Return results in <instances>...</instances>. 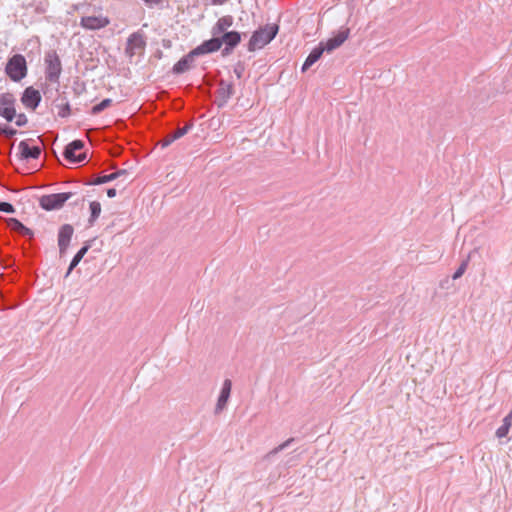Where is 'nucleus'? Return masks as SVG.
Masks as SVG:
<instances>
[{
	"label": "nucleus",
	"mask_w": 512,
	"mask_h": 512,
	"mask_svg": "<svg viewBox=\"0 0 512 512\" xmlns=\"http://www.w3.org/2000/svg\"><path fill=\"white\" fill-rule=\"evenodd\" d=\"M279 27L277 24H267L253 32L247 49L250 52L262 49L269 44L277 35Z\"/></svg>",
	"instance_id": "1"
},
{
	"label": "nucleus",
	"mask_w": 512,
	"mask_h": 512,
	"mask_svg": "<svg viewBox=\"0 0 512 512\" xmlns=\"http://www.w3.org/2000/svg\"><path fill=\"white\" fill-rule=\"evenodd\" d=\"M5 72L12 81L18 82L27 75L26 59L21 54H15L8 59Z\"/></svg>",
	"instance_id": "2"
},
{
	"label": "nucleus",
	"mask_w": 512,
	"mask_h": 512,
	"mask_svg": "<svg viewBox=\"0 0 512 512\" xmlns=\"http://www.w3.org/2000/svg\"><path fill=\"white\" fill-rule=\"evenodd\" d=\"M45 76L51 83H58L62 72L61 60L55 50L48 51L45 54Z\"/></svg>",
	"instance_id": "3"
},
{
	"label": "nucleus",
	"mask_w": 512,
	"mask_h": 512,
	"mask_svg": "<svg viewBox=\"0 0 512 512\" xmlns=\"http://www.w3.org/2000/svg\"><path fill=\"white\" fill-rule=\"evenodd\" d=\"M84 142L82 140H74L68 144L63 152L65 160L70 164H78L86 159V152H82Z\"/></svg>",
	"instance_id": "4"
},
{
	"label": "nucleus",
	"mask_w": 512,
	"mask_h": 512,
	"mask_svg": "<svg viewBox=\"0 0 512 512\" xmlns=\"http://www.w3.org/2000/svg\"><path fill=\"white\" fill-rule=\"evenodd\" d=\"M74 194L72 192L55 193L42 196L40 205L43 209L50 211L61 208Z\"/></svg>",
	"instance_id": "5"
},
{
	"label": "nucleus",
	"mask_w": 512,
	"mask_h": 512,
	"mask_svg": "<svg viewBox=\"0 0 512 512\" xmlns=\"http://www.w3.org/2000/svg\"><path fill=\"white\" fill-rule=\"evenodd\" d=\"M15 98L11 93L0 94V116L11 122L15 116Z\"/></svg>",
	"instance_id": "6"
},
{
	"label": "nucleus",
	"mask_w": 512,
	"mask_h": 512,
	"mask_svg": "<svg viewBox=\"0 0 512 512\" xmlns=\"http://www.w3.org/2000/svg\"><path fill=\"white\" fill-rule=\"evenodd\" d=\"M74 233V228L70 224H64L61 226L58 233V246L60 256L64 255L67 251V248L70 244L71 238Z\"/></svg>",
	"instance_id": "7"
},
{
	"label": "nucleus",
	"mask_w": 512,
	"mask_h": 512,
	"mask_svg": "<svg viewBox=\"0 0 512 512\" xmlns=\"http://www.w3.org/2000/svg\"><path fill=\"white\" fill-rule=\"evenodd\" d=\"M146 42L142 34L135 32L127 40L126 54L130 57L144 50Z\"/></svg>",
	"instance_id": "8"
},
{
	"label": "nucleus",
	"mask_w": 512,
	"mask_h": 512,
	"mask_svg": "<svg viewBox=\"0 0 512 512\" xmlns=\"http://www.w3.org/2000/svg\"><path fill=\"white\" fill-rule=\"evenodd\" d=\"M110 23L107 17L99 16H85L81 18L80 25L88 30H98L106 27Z\"/></svg>",
	"instance_id": "9"
},
{
	"label": "nucleus",
	"mask_w": 512,
	"mask_h": 512,
	"mask_svg": "<svg viewBox=\"0 0 512 512\" xmlns=\"http://www.w3.org/2000/svg\"><path fill=\"white\" fill-rule=\"evenodd\" d=\"M232 389V382L230 379H225L220 391V395L218 397L214 413L220 414L227 406L228 400L230 398Z\"/></svg>",
	"instance_id": "10"
},
{
	"label": "nucleus",
	"mask_w": 512,
	"mask_h": 512,
	"mask_svg": "<svg viewBox=\"0 0 512 512\" xmlns=\"http://www.w3.org/2000/svg\"><path fill=\"white\" fill-rule=\"evenodd\" d=\"M349 34V28L342 29L341 31L338 32L337 35L328 39L326 42H323V48H325V51L328 53L334 51L348 39Z\"/></svg>",
	"instance_id": "11"
},
{
	"label": "nucleus",
	"mask_w": 512,
	"mask_h": 512,
	"mask_svg": "<svg viewBox=\"0 0 512 512\" xmlns=\"http://www.w3.org/2000/svg\"><path fill=\"white\" fill-rule=\"evenodd\" d=\"M21 101L25 107L35 110L41 101L40 92L33 87H28L24 90Z\"/></svg>",
	"instance_id": "12"
},
{
	"label": "nucleus",
	"mask_w": 512,
	"mask_h": 512,
	"mask_svg": "<svg viewBox=\"0 0 512 512\" xmlns=\"http://www.w3.org/2000/svg\"><path fill=\"white\" fill-rule=\"evenodd\" d=\"M221 48V41H219L218 36H213V38L204 41L202 44L193 49V54L196 56L208 54L212 52H216Z\"/></svg>",
	"instance_id": "13"
},
{
	"label": "nucleus",
	"mask_w": 512,
	"mask_h": 512,
	"mask_svg": "<svg viewBox=\"0 0 512 512\" xmlns=\"http://www.w3.org/2000/svg\"><path fill=\"white\" fill-rule=\"evenodd\" d=\"M234 93L233 84L229 83L225 80H220L218 89L216 91V97L219 101L218 105L223 106L227 103V101L232 97Z\"/></svg>",
	"instance_id": "14"
},
{
	"label": "nucleus",
	"mask_w": 512,
	"mask_h": 512,
	"mask_svg": "<svg viewBox=\"0 0 512 512\" xmlns=\"http://www.w3.org/2000/svg\"><path fill=\"white\" fill-rule=\"evenodd\" d=\"M193 127V123L189 122L182 128H177L175 131L168 133L160 142L162 148L169 146L175 140L181 138Z\"/></svg>",
	"instance_id": "15"
},
{
	"label": "nucleus",
	"mask_w": 512,
	"mask_h": 512,
	"mask_svg": "<svg viewBox=\"0 0 512 512\" xmlns=\"http://www.w3.org/2000/svg\"><path fill=\"white\" fill-rule=\"evenodd\" d=\"M6 223L11 231L18 233L21 236L29 237L31 239L34 235L31 229L26 227L16 218H8L6 219Z\"/></svg>",
	"instance_id": "16"
},
{
	"label": "nucleus",
	"mask_w": 512,
	"mask_h": 512,
	"mask_svg": "<svg viewBox=\"0 0 512 512\" xmlns=\"http://www.w3.org/2000/svg\"><path fill=\"white\" fill-rule=\"evenodd\" d=\"M234 19L231 15H225L218 19L212 28V35L218 36L225 32L233 25Z\"/></svg>",
	"instance_id": "17"
},
{
	"label": "nucleus",
	"mask_w": 512,
	"mask_h": 512,
	"mask_svg": "<svg viewBox=\"0 0 512 512\" xmlns=\"http://www.w3.org/2000/svg\"><path fill=\"white\" fill-rule=\"evenodd\" d=\"M196 54H193V50L189 52L187 55L182 57L174 66H173V73L175 74H182L186 71H188L194 62V57Z\"/></svg>",
	"instance_id": "18"
},
{
	"label": "nucleus",
	"mask_w": 512,
	"mask_h": 512,
	"mask_svg": "<svg viewBox=\"0 0 512 512\" xmlns=\"http://www.w3.org/2000/svg\"><path fill=\"white\" fill-rule=\"evenodd\" d=\"M20 150L21 157L24 159H37L41 154V149L39 146L30 147L26 141H21L18 145Z\"/></svg>",
	"instance_id": "19"
},
{
	"label": "nucleus",
	"mask_w": 512,
	"mask_h": 512,
	"mask_svg": "<svg viewBox=\"0 0 512 512\" xmlns=\"http://www.w3.org/2000/svg\"><path fill=\"white\" fill-rule=\"evenodd\" d=\"M324 51L325 48H323V42H320L319 45L314 48L306 58L302 66V72L307 71L315 62H317L323 55Z\"/></svg>",
	"instance_id": "20"
},
{
	"label": "nucleus",
	"mask_w": 512,
	"mask_h": 512,
	"mask_svg": "<svg viewBox=\"0 0 512 512\" xmlns=\"http://www.w3.org/2000/svg\"><path fill=\"white\" fill-rule=\"evenodd\" d=\"M219 41H221V45L225 44L235 48L241 42V34L237 31L225 32L219 37Z\"/></svg>",
	"instance_id": "21"
},
{
	"label": "nucleus",
	"mask_w": 512,
	"mask_h": 512,
	"mask_svg": "<svg viewBox=\"0 0 512 512\" xmlns=\"http://www.w3.org/2000/svg\"><path fill=\"white\" fill-rule=\"evenodd\" d=\"M90 249V244L86 243L73 257L68 270L65 274V277H68L70 273L74 270V268L79 264V262L82 260V258L85 256V254Z\"/></svg>",
	"instance_id": "22"
},
{
	"label": "nucleus",
	"mask_w": 512,
	"mask_h": 512,
	"mask_svg": "<svg viewBox=\"0 0 512 512\" xmlns=\"http://www.w3.org/2000/svg\"><path fill=\"white\" fill-rule=\"evenodd\" d=\"M101 213V204L98 201H92L90 203V217H89V225H94L95 221L99 217Z\"/></svg>",
	"instance_id": "23"
},
{
	"label": "nucleus",
	"mask_w": 512,
	"mask_h": 512,
	"mask_svg": "<svg viewBox=\"0 0 512 512\" xmlns=\"http://www.w3.org/2000/svg\"><path fill=\"white\" fill-rule=\"evenodd\" d=\"M118 178V174H109V175H103V176H97L94 179L90 180L88 182L89 185H100L103 183H107L110 181H113Z\"/></svg>",
	"instance_id": "24"
},
{
	"label": "nucleus",
	"mask_w": 512,
	"mask_h": 512,
	"mask_svg": "<svg viewBox=\"0 0 512 512\" xmlns=\"http://www.w3.org/2000/svg\"><path fill=\"white\" fill-rule=\"evenodd\" d=\"M512 425V420L509 419L507 416L503 419V424L501 427H499L496 431V436L498 438H503V437H506L508 432H509V429Z\"/></svg>",
	"instance_id": "25"
},
{
	"label": "nucleus",
	"mask_w": 512,
	"mask_h": 512,
	"mask_svg": "<svg viewBox=\"0 0 512 512\" xmlns=\"http://www.w3.org/2000/svg\"><path fill=\"white\" fill-rule=\"evenodd\" d=\"M294 441V438H289L287 439L285 442L281 443L280 445H278L277 447L273 448L272 450H270L266 455H265V458L266 459H270L271 457L275 456L276 454H278L279 452L283 451L284 449H286L292 442Z\"/></svg>",
	"instance_id": "26"
},
{
	"label": "nucleus",
	"mask_w": 512,
	"mask_h": 512,
	"mask_svg": "<svg viewBox=\"0 0 512 512\" xmlns=\"http://www.w3.org/2000/svg\"><path fill=\"white\" fill-rule=\"evenodd\" d=\"M112 105V100L109 98H106L102 100L100 103L94 105L91 109V113L93 115L101 113L106 108L110 107Z\"/></svg>",
	"instance_id": "27"
},
{
	"label": "nucleus",
	"mask_w": 512,
	"mask_h": 512,
	"mask_svg": "<svg viewBox=\"0 0 512 512\" xmlns=\"http://www.w3.org/2000/svg\"><path fill=\"white\" fill-rule=\"evenodd\" d=\"M468 264H469V257H467V259L462 261V263L460 264L458 269L453 274L452 278L454 280H456V279H459L460 277H462V275L465 273V271H466V269L468 267Z\"/></svg>",
	"instance_id": "28"
},
{
	"label": "nucleus",
	"mask_w": 512,
	"mask_h": 512,
	"mask_svg": "<svg viewBox=\"0 0 512 512\" xmlns=\"http://www.w3.org/2000/svg\"><path fill=\"white\" fill-rule=\"evenodd\" d=\"M0 134L7 138H11L16 134V130L6 124H1L0 125Z\"/></svg>",
	"instance_id": "29"
},
{
	"label": "nucleus",
	"mask_w": 512,
	"mask_h": 512,
	"mask_svg": "<svg viewBox=\"0 0 512 512\" xmlns=\"http://www.w3.org/2000/svg\"><path fill=\"white\" fill-rule=\"evenodd\" d=\"M60 107L58 111V115L62 118L68 117L71 114V109L69 103L66 101L58 105Z\"/></svg>",
	"instance_id": "30"
},
{
	"label": "nucleus",
	"mask_w": 512,
	"mask_h": 512,
	"mask_svg": "<svg viewBox=\"0 0 512 512\" xmlns=\"http://www.w3.org/2000/svg\"><path fill=\"white\" fill-rule=\"evenodd\" d=\"M0 211L5 213H14L15 208L11 203L0 202Z\"/></svg>",
	"instance_id": "31"
},
{
	"label": "nucleus",
	"mask_w": 512,
	"mask_h": 512,
	"mask_svg": "<svg viewBox=\"0 0 512 512\" xmlns=\"http://www.w3.org/2000/svg\"><path fill=\"white\" fill-rule=\"evenodd\" d=\"M16 117V121H15V124L18 126V127H22L24 125L27 124V117L25 114L21 113V114H18L15 116Z\"/></svg>",
	"instance_id": "32"
},
{
	"label": "nucleus",
	"mask_w": 512,
	"mask_h": 512,
	"mask_svg": "<svg viewBox=\"0 0 512 512\" xmlns=\"http://www.w3.org/2000/svg\"><path fill=\"white\" fill-rule=\"evenodd\" d=\"M234 47H229L225 45L224 49L222 50V55L226 56L229 55L233 51Z\"/></svg>",
	"instance_id": "33"
},
{
	"label": "nucleus",
	"mask_w": 512,
	"mask_h": 512,
	"mask_svg": "<svg viewBox=\"0 0 512 512\" xmlns=\"http://www.w3.org/2000/svg\"><path fill=\"white\" fill-rule=\"evenodd\" d=\"M107 196H108L109 198H113V197H115V196H116V189H114V188H110V189H108V190H107Z\"/></svg>",
	"instance_id": "34"
},
{
	"label": "nucleus",
	"mask_w": 512,
	"mask_h": 512,
	"mask_svg": "<svg viewBox=\"0 0 512 512\" xmlns=\"http://www.w3.org/2000/svg\"><path fill=\"white\" fill-rule=\"evenodd\" d=\"M147 5L149 6H152V5H157L161 2V0H143Z\"/></svg>",
	"instance_id": "35"
},
{
	"label": "nucleus",
	"mask_w": 512,
	"mask_h": 512,
	"mask_svg": "<svg viewBox=\"0 0 512 512\" xmlns=\"http://www.w3.org/2000/svg\"><path fill=\"white\" fill-rule=\"evenodd\" d=\"M228 0H211V3L213 5H223L224 3H226Z\"/></svg>",
	"instance_id": "36"
},
{
	"label": "nucleus",
	"mask_w": 512,
	"mask_h": 512,
	"mask_svg": "<svg viewBox=\"0 0 512 512\" xmlns=\"http://www.w3.org/2000/svg\"><path fill=\"white\" fill-rule=\"evenodd\" d=\"M113 174H118V177H120V176L127 174V171L122 169V170H118V171L114 172Z\"/></svg>",
	"instance_id": "37"
},
{
	"label": "nucleus",
	"mask_w": 512,
	"mask_h": 512,
	"mask_svg": "<svg viewBox=\"0 0 512 512\" xmlns=\"http://www.w3.org/2000/svg\"><path fill=\"white\" fill-rule=\"evenodd\" d=\"M234 72L236 73L237 77L240 78L242 74V69L235 68Z\"/></svg>",
	"instance_id": "38"
},
{
	"label": "nucleus",
	"mask_w": 512,
	"mask_h": 512,
	"mask_svg": "<svg viewBox=\"0 0 512 512\" xmlns=\"http://www.w3.org/2000/svg\"><path fill=\"white\" fill-rule=\"evenodd\" d=\"M507 417H508L509 419H511V420H512V410H511V411H510V413L507 415Z\"/></svg>",
	"instance_id": "39"
}]
</instances>
